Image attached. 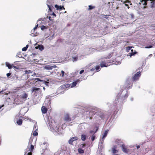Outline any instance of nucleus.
<instances>
[{
  "label": "nucleus",
  "instance_id": "9b49d317",
  "mask_svg": "<svg viewBox=\"0 0 155 155\" xmlns=\"http://www.w3.org/2000/svg\"><path fill=\"white\" fill-rule=\"evenodd\" d=\"M121 147H122V151L124 153H127L128 152L127 149L126 148L124 145L122 144L121 145Z\"/></svg>",
  "mask_w": 155,
  "mask_h": 155
},
{
  "label": "nucleus",
  "instance_id": "052dcab7",
  "mask_svg": "<svg viewBox=\"0 0 155 155\" xmlns=\"http://www.w3.org/2000/svg\"><path fill=\"white\" fill-rule=\"evenodd\" d=\"M97 130H98V128H97V129H96V131H95V132L94 133H96V132L97 131Z\"/></svg>",
  "mask_w": 155,
  "mask_h": 155
},
{
  "label": "nucleus",
  "instance_id": "a878e982",
  "mask_svg": "<svg viewBox=\"0 0 155 155\" xmlns=\"http://www.w3.org/2000/svg\"><path fill=\"white\" fill-rule=\"evenodd\" d=\"M78 152L80 153H84V151L81 148L78 149Z\"/></svg>",
  "mask_w": 155,
  "mask_h": 155
},
{
  "label": "nucleus",
  "instance_id": "393cba45",
  "mask_svg": "<svg viewBox=\"0 0 155 155\" xmlns=\"http://www.w3.org/2000/svg\"><path fill=\"white\" fill-rule=\"evenodd\" d=\"M40 89L39 88H36L34 87L31 90L32 93L34 91H38Z\"/></svg>",
  "mask_w": 155,
  "mask_h": 155
},
{
  "label": "nucleus",
  "instance_id": "f03ea898",
  "mask_svg": "<svg viewBox=\"0 0 155 155\" xmlns=\"http://www.w3.org/2000/svg\"><path fill=\"white\" fill-rule=\"evenodd\" d=\"M141 74L140 72V71L138 72L137 74H135L134 77H133L132 80L133 81H136L138 80Z\"/></svg>",
  "mask_w": 155,
  "mask_h": 155
},
{
  "label": "nucleus",
  "instance_id": "412c9836",
  "mask_svg": "<svg viewBox=\"0 0 155 155\" xmlns=\"http://www.w3.org/2000/svg\"><path fill=\"white\" fill-rule=\"evenodd\" d=\"M131 51H133V50H131ZM137 53V52H133L129 53L127 55L128 56H130V57H131V56L134 55V54H136Z\"/></svg>",
  "mask_w": 155,
  "mask_h": 155
},
{
  "label": "nucleus",
  "instance_id": "c9c22d12",
  "mask_svg": "<svg viewBox=\"0 0 155 155\" xmlns=\"http://www.w3.org/2000/svg\"><path fill=\"white\" fill-rule=\"evenodd\" d=\"M41 29L42 30H43L45 29H46L47 28V27L45 26L42 25L41 27Z\"/></svg>",
  "mask_w": 155,
  "mask_h": 155
},
{
  "label": "nucleus",
  "instance_id": "3c124183",
  "mask_svg": "<svg viewBox=\"0 0 155 155\" xmlns=\"http://www.w3.org/2000/svg\"><path fill=\"white\" fill-rule=\"evenodd\" d=\"M140 147L139 145L137 146V149H138Z\"/></svg>",
  "mask_w": 155,
  "mask_h": 155
},
{
  "label": "nucleus",
  "instance_id": "0eeeda50",
  "mask_svg": "<svg viewBox=\"0 0 155 155\" xmlns=\"http://www.w3.org/2000/svg\"><path fill=\"white\" fill-rule=\"evenodd\" d=\"M78 138L77 137H74L71 138L69 141V143L71 144H72L73 142L74 141L78 140Z\"/></svg>",
  "mask_w": 155,
  "mask_h": 155
},
{
  "label": "nucleus",
  "instance_id": "c756f323",
  "mask_svg": "<svg viewBox=\"0 0 155 155\" xmlns=\"http://www.w3.org/2000/svg\"><path fill=\"white\" fill-rule=\"evenodd\" d=\"M78 59V57H72V61H77Z\"/></svg>",
  "mask_w": 155,
  "mask_h": 155
},
{
  "label": "nucleus",
  "instance_id": "79ce46f5",
  "mask_svg": "<svg viewBox=\"0 0 155 155\" xmlns=\"http://www.w3.org/2000/svg\"><path fill=\"white\" fill-rule=\"evenodd\" d=\"M128 96V93L127 92L125 95L124 97V99H125L126 98H127V97Z\"/></svg>",
  "mask_w": 155,
  "mask_h": 155
},
{
  "label": "nucleus",
  "instance_id": "58836bf2",
  "mask_svg": "<svg viewBox=\"0 0 155 155\" xmlns=\"http://www.w3.org/2000/svg\"><path fill=\"white\" fill-rule=\"evenodd\" d=\"M61 74H60V76L63 77L64 76V71H61Z\"/></svg>",
  "mask_w": 155,
  "mask_h": 155
},
{
  "label": "nucleus",
  "instance_id": "1a4fd4ad",
  "mask_svg": "<svg viewBox=\"0 0 155 155\" xmlns=\"http://www.w3.org/2000/svg\"><path fill=\"white\" fill-rule=\"evenodd\" d=\"M28 97V94L26 93H24L21 96V97L22 99V101H25Z\"/></svg>",
  "mask_w": 155,
  "mask_h": 155
},
{
  "label": "nucleus",
  "instance_id": "680f3d73",
  "mask_svg": "<svg viewBox=\"0 0 155 155\" xmlns=\"http://www.w3.org/2000/svg\"><path fill=\"white\" fill-rule=\"evenodd\" d=\"M43 90L45 91V87H43Z\"/></svg>",
  "mask_w": 155,
  "mask_h": 155
},
{
  "label": "nucleus",
  "instance_id": "a18cd8bd",
  "mask_svg": "<svg viewBox=\"0 0 155 155\" xmlns=\"http://www.w3.org/2000/svg\"><path fill=\"white\" fill-rule=\"evenodd\" d=\"M11 73H8L6 75H7V77H8L9 76L11 75Z\"/></svg>",
  "mask_w": 155,
  "mask_h": 155
},
{
  "label": "nucleus",
  "instance_id": "dca6fc26",
  "mask_svg": "<svg viewBox=\"0 0 155 155\" xmlns=\"http://www.w3.org/2000/svg\"><path fill=\"white\" fill-rule=\"evenodd\" d=\"M108 130H106L103 134V137H102L103 139H104L106 137L108 133Z\"/></svg>",
  "mask_w": 155,
  "mask_h": 155
},
{
  "label": "nucleus",
  "instance_id": "473e14b6",
  "mask_svg": "<svg viewBox=\"0 0 155 155\" xmlns=\"http://www.w3.org/2000/svg\"><path fill=\"white\" fill-rule=\"evenodd\" d=\"M38 130V127L36 124H35L34 126L33 130Z\"/></svg>",
  "mask_w": 155,
  "mask_h": 155
},
{
  "label": "nucleus",
  "instance_id": "f257e3e1",
  "mask_svg": "<svg viewBox=\"0 0 155 155\" xmlns=\"http://www.w3.org/2000/svg\"><path fill=\"white\" fill-rule=\"evenodd\" d=\"M151 38L148 41V43L151 45L149 46H146L145 48H152L153 46H155V35L151 36Z\"/></svg>",
  "mask_w": 155,
  "mask_h": 155
},
{
  "label": "nucleus",
  "instance_id": "7ed1b4c3",
  "mask_svg": "<svg viewBox=\"0 0 155 155\" xmlns=\"http://www.w3.org/2000/svg\"><path fill=\"white\" fill-rule=\"evenodd\" d=\"M57 67L55 65H46L44 67V68L48 70H52L53 68H55Z\"/></svg>",
  "mask_w": 155,
  "mask_h": 155
},
{
  "label": "nucleus",
  "instance_id": "0e129e2a",
  "mask_svg": "<svg viewBox=\"0 0 155 155\" xmlns=\"http://www.w3.org/2000/svg\"><path fill=\"white\" fill-rule=\"evenodd\" d=\"M120 63H121V62L119 61V63H118V64H120Z\"/></svg>",
  "mask_w": 155,
  "mask_h": 155
},
{
  "label": "nucleus",
  "instance_id": "20e7f679",
  "mask_svg": "<svg viewBox=\"0 0 155 155\" xmlns=\"http://www.w3.org/2000/svg\"><path fill=\"white\" fill-rule=\"evenodd\" d=\"M86 114L87 115L88 114H89L88 116H87V117H88L91 119L92 118V117L95 114V112L93 110H91L90 112L87 111Z\"/></svg>",
  "mask_w": 155,
  "mask_h": 155
},
{
  "label": "nucleus",
  "instance_id": "8fccbe9b",
  "mask_svg": "<svg viewBox=\"0 0 155 155\" xmlns=\"http://www.w3.org/2000/svg\"><path fill=\"white\" fill-rule=\"evenodd\" d=\"M94 131L93 130H91L90 131V132L91 134H92L93 133Z\"/></svg>",
  "mask_w": 155,
  "mask_h": 155
},
{
  "label": "nucleus",
  "instance_id": "69168bd1",
  "mask_svg": "<svg viewBox=\"0 0 155 155\" xmlns=\"http://www.w3.org/2000/svg\"><path fill=\"white\" fill-rule=\"evenodd\" d=\"M84 146H85V145L84 144H83V146H82L83 147H84Z\"/></svg>",
  "mask_w": 155,
  "mask_h": 155
},
{
  "label": "nucleus",
  "instance_id": "774afa93",
  "mask_svg": "<svg viewBox=\"0 0 155 155\" xmlns=\"http://www.w3.org/2000/svg\"><path fill=\"white\" fill-rule=\"evenodd\" d=\"M154 56L155 57V54H154Z\"/></svg>",
  "mask_w": 155,
  "mask_h": 155
},
{
  "label": "nucleus",
  "instance_id": "4c0bfd02",
  "mask_svg": "<svg viewBox=\"0 0 155 155\" xmlns=\"http://www.w3.org/2000/svg\"><path fill=\"white\" fill-rule=\"evenodd\" d=\"M95 136L94 134H93L91 137V140L92 141H93L95 139Z\"/></svg>",
  "mask_w": 155,
  "mask_h": 155
},
{
  "label": "nucleus",
  "instance_id": "4468645a",
  "mask_svg": "<svg viewBox=\"0 0 155 155\" xmlns=\"http://www.w3.org/2000/svg\"><path fill=\"white\" fill-rule=\"evenodd\" d=\"M55 8H56L57 9V10H58V9H59L61 10H62V9L63 8H64V9H65V8H64V6H59L58 5H55Z\"/></svg>",
  "mask_w": 155,
  "mask_h": 155
},
{
  "label": "nucleus",
  "instance_id": "6ab92c4d",
  "mask_svg": "<svg viewBox=\"0 0 155 155\" xmlns=\"http://www.w3.org/2000/svg\"><path fill=\"white\" fill-rule=\"evenodd\" d=\"M34 80V81H35V82H37V81H43V80H42L41 79H40L39 78H35V79H31V80Z\"/></svg>",
  "mask_w": 155,
  "mask_h": 155
},
{
  "label": "nucleus",
  "instance_id": "2eb2a0df",
  "mask_svg": "<svg viewBox=\"0 0 155 155\" xmlns=\"http://www.w3.org/2000/svg\"><path fill=\"white\" fill-rule=\"evenodd\" d=\"M54 129L55 131L59 134L58 133L60 132L59 126V125L57 126L56 127H54Z\"/></svg>",
  "mask_w": 155,
  "mask_h": 155
},
{
  "label": "nucleus",
  "instance_id": "37998d69",
  "mask_svg": "<svg viewBox=\"0 0 155 155\" xmlns=\"http://www.w3.org/2000/svg\"><path fill=\"white\" fill-rule=\"evenodd\" d=\"M104 139H103L102 138L100 140V143H101V144H102L104 143Z\"/></svg>",
  "mask_w": 155,
  "mask_h": 155
},
{
  "label": "nucleus",
  "instance_id": "ddd939ff",
  "mask_svg": "<svg viewBox=\"0 0 155 155\" xmlns=\"http://www.w3.org/2000/svg\"><path fill=\"white\" fill-rule=\"evenodd\" d=\"M5 64L6 67H8V68L11 69L12 68V64H10L7 62H6Z\"/></svg>",
  "mask_w": 155,
  "mask_h": 155
},
{
  "label": "nucleus",
  "instance_id": "f8f14e48",
  "mask_svg": "<svg viewBox=\"0 0 155 155\" xmlns=\"http://www.w3.org/2000/svg\"><path fill=\"white\" fill-rule=\"evenodd\" d=\"M41 111L43 114H46L47 112V109L44 106H43L41 108Z\"/></svg>",
  "mask_w": 155,
  "mask_h": 155
},
{
  "label": "nucleus",
  "instance_id": "5701e85b",
  "mask_svg": "<svg viewBox=\"0 0 155 155\" xmlns=\"http://www.w3.org/2000/svg\"><path fill=\"white\" fill-rule=\"evenodd\" d=\"M86 136L85 135L82 134L81 136V139L82 140L84 141L86 140Z\"/></svg>",
  "mask_w": 155,
  "mask_h": 155
},
{
  "label": "nucleus",
  "instance_id": "2f4dec72",
  "mask_svg": "<svg viewBox=\"0 0 155 155\" xmlns=\"http://www.w3.org/2000/svg\"><path fill=\"white\" fill-rule=\"evenodd\" d=\"M95 8L94 6H92L91 5H89V6L88 10H91Z\"/></svg>",
  "mask_w": 155,
  "mask_h": 155
},
{
  "label": "nucleus",
  "instance_id": "13d9d810",
  "mask_svg": "<svg viewBox=\"0 0 155 155\" xmlns=\"http://www.w3.org/2000/svg\"><path fill=\"white\" fill-rule=\"evenodd\" d=\"M125 5L126 6H127V7H128L129 6V5H127V4H125Z\"/></svg>",
  "mask_w": 155,
  "mask_h": 155
},
{
  "label": "nucleus",
  "instance_id": "338daca9",
  "mask_svg": "<svg viewBox=\"0 0 155 155\" xmlns=\"http://www.w3.org/2000/svg\"><path fill=\"white\" fill-rule=\"evenodd\" d=\"M152 55V54H150V55H149V56H150L151 55Z\"/></svg>",
  "mask_w": 155,
  "mask_h": 155
},
{
  "label": "nucleus",
  "instance_id": "aec40b11",
  "mask_svg": "<svg viewBox=\"0 0 155 155\" xmlns=\"http://www.w3.org/2000/svg\"><path fill=\"white\" fill-rule=\"evenodd\" d=\"M17 123L19 125H21L22 123V119H19L17 121Z\"/></svg>",
  "mask_w": 155,
  "mask_h": 155
},
{
  "label": "nucleus",
  "instance_id": "ea45409f",
  "mask_svg": "<svg viewBox=\"0 0 155 155\" xmlns=\"http://www.w3.org/2000/svg\"><path fill=\"white\" fill-rule=\"evenodd\" d=\"M18 57L19 58H21L22 57V55L20 54V53H18L17 55Z\"/></svg>",
  "mask_w": 155,
  "mask_h": 155
},
{
  "label": "nucleus",
  "instance_id": "e2e57ef3",
  "mask_svg": "<svg viewBox=\"0 0 155 155\" xmlns=\"http://www.w3.org/2000/svg\"><path fill=\"white\" fill-rule=\"evenodd\" d=\"M131 101H133V98H131Z\"/></svg>",
  "mask_w": 155,
  "mask_h": 155
},
{
  "label": "nucleus",
  "instance_id": "c85d7f7f",
  "mask_svg": "<svg viewBox=\"0 0 155 155\" xmlns=\"http://www.w3.org/2000/svg\"><path fill=\"white\" fill-rule=\"evenodd\" d=\"M34 132L33 133V135L34 136H37L38 135V130H33Z\"/></svg>",
  "mask_w": 155,
  "mask_h": 155
},
{
  "label": "nucleus",
  "instance_id": "bf43d9fd",
  "mask_svg": "<svg viewBox=\"0 0 155 155\" xmlns=\"http://www.w3.org/2000/svg\"><path fill=\"white\" fill-rule=\"evenodd\" d=\"M38 26V24H37V25L35 26V27H36V28H37Z\"/></svg>",
  "mask_w": 155,
  "mask_h": 155
},
{
  "label": "nucleus",
  "instance_id": "a211bd4d",
  "mask_svg": "<svg viewBox=\"0 0 155 155\" xmlns=\"http://www.w3.org/2000/svg\"><path fill=\"white\" fill-rule=\"evenodd\" d=\"M35 48L37 49V48L39 49L41 51L43 50L44 49V47L43 45H38L37 47H36Z\"/></svg>",
  "mask_w": 155,
  "mask_h": 155
},
{
  "label": "nucleus",
  "instance_id": "603ef678",
  "mask_svg": "<svg viewBox=\"0 0 155 155\" xmlns=\"http://www.w3.org/2000/svg\"><path fill=\"white\" fill-rule=\"evenodd\" d=\"M116 153H113V155H119L118 154H116Z\"/></svg>",
  "mask_w": 155,
  "mask_h": 155
},
{
  "label": "nucleus",
  "instance_id": "6e6d98bb",
  "mask_svg": "<svg viewBox=\"0 0 155 155\" xmlns=\"http://www.w3.org/2000/svg\"><path fill=\"white\" fill-rule=\"evenodd\" d=\"M37 28H36V27H35L34 28V29H33V30L34 31H35L36 29Z\"/></svg>",
  "mask_w": 155,
  "mask_h": 155
},
{
  "label": "nucleus",
  "instance_id": "f3484780",
  "mask_svg": "<svg viewBox=\"0 0 155 155\" xmlns=\"http://www.w3.org/2000/svg\"><path fill=\"white\" fill-rule=\"evenodd\" d=\"M49 0L47 1V2H46V4H47V5L48 7V8H49V10L50 11H51V8L52 7H53V6L51 5H49Z\"/></svg>",
  "mask_w": 155,
  "mask_h": 155
},
{
  "label": "nucleus",
  "instance_id": "6e6552de",
  "mask_svg": "<svg viewBox=\"0 0 155 155\" xmlns=\"http://www.w3.org/2000/svg\"><path fill=\"white\" fill-rule=\"evenodd\" d=\"M110 65V64L109 63H106L104 62H102L100 64V65L101 67L102 68L103 67H107Z\"/></svg>",
  "mask_w": 155,
  "mask_h": 155
},
{
  "label": "nucleus",
  "instance_id": "09e8293b",
  "mask_svg": "<svg viewBox=\"0 0 155 155\" xmlns=\"http://www.w3.org/2000/svg\"><path fill=\"white\" fill-rule=\"evenodd\" d=\"M95 70V68H92L91 69V71H93Z\"/></svg>",
  "mask_w": 155,
  "mask_h": 155
},
{
  "label": "nucleus",
  "instance_id": "72a5a7b5",
  "mask_svg": "<svg viewBox=\"0 0 155 155\" xmlns=\"http://www.w3.org/2000/svg\"><path fill=\"white\" fill-rule=\"evenodd\" d=\"M36 75V74L35 72H34L33 74L28 75L27 77L28 78H29L30 77L31 75L34 77Z\"/></svg>",
  "mask_w": 155,
  "mask_h": 155
},
{
  "label": "nucleus",
  "instance_id": "4d7b16f0",
  "mask_svg": "<svg viewBox=\"0 0 155 155\" xmlns=\"http://www.w3.org/2000/svg\"><path fill=\"white\" fill-rule=\"evenodd\" d=\"M52 15H53L55 17H56V15H55V14L54 13H52Z\"/></svg>",
  "mask_w": 155,
  "mask_h": 155
},
{
  "label": "nucleus",
  "instance_id": "7c9ffc66",
  "mask_svg": "<svg viewBox=\"0 0 155 155\" xmlns=\"http://www.w3.org/2000/svg\"><path fill=\"white\" fill-rule=\"evenodd\" d=\"M132 47H127L126 48V51L127 52H129V51L132 48Z\"/></svg>",
  "mask_w": 155,
  "mask_h": 155
},
{
  "label": "nucleus",
  "instance_id": "864d4df0",
  "mask_svg": "<svg viewBox=\"0 0 155 155\" xmlns=\"http://www.w3.org/2000/svg\"><path fill=\"white\" fill-rule=\"evenodd\" d=\"M45 84H46V85H48V82H47L45 81Z\"/></svg>",
  "mask_w": 155,
  "mask_h": 155
},
{
  "label": "nucleus",
  "instance_id": "c03bdc74",
  "mask_svg": "<svg viewBox=\"0 0 155 155\" xmlns=\"http://www.w3.org/2000/svg\"><path fill=\"white\" fill-rule=\"evenodd\" d=\"M84 71V70H82L80 72V74H82Z\"/></svg>",
  "mask_w": 155,
  "mask_h": 155
},
{
  "label": "nucleus",
  "instance_id": "4be33fe9",
  "mask_svg": "<svg viewBox=\"0 0 155 155\" xmlns=\"http://www.w3.org/2000/svg\"><path fill=\"white\" fill-rule=\"evenodd\" d=\"M78 82V81H74V82H73L71 84V87H74V86H75L76 85L77 82Z\"/></svg>",
  "mask_w": 155,
  "mask_h": 155
},
{
  "label": "nucleus",
  "instance_id": "b1692460",
  "mask_svg": "<svg viewBox=\"0 0 155 155\" xmlns=\"http://www.w3.org/2000/svg\"><path fill=\"white\" fill-rule=\"evenodd\" d=\"M25 74H32V71L30 70H26L25 71Z\"/></svg>",
  "mask_w": 155,
  "mask_h": 155
},
{
  "label": "nucleus",
  "instance_id": "f704fd0d",
  "mask_svg": "<svg viewBox=\"0 0 155 155\" xmlns=\"http://www.w3.org/2000/svg\"><path fill=\"white\" fill-rule=\"evenodd\" d=\"M120 94H119V93L118 94V95L117 96V98L115 100L116 103H118L117 101H118V100L119 99V97L120 96Z\"/></svg>",
  "mask_w": 155,
  "mask_h": 155
},
{
  "label": "nucleus",
  "instance_id": "bb28decb",
  "mask_svg": "<svg viewBox=\"0 0 155 155\" xmlns=\"http://www.w3.org/2000/svg\"><path fill=\"white\" fill-rule=\"evenodd\" d=\"M28 45H27L26 47H24L22 48V51H26L27 49L28 48Z\"/></svg>",
  "mask_w": 155,
  "mask_h": 155
},
{
  "label": "nucleus",
  "instance_id": "423d86ee",
  "mask_svg": "<svg viewBox=\"0 0 155 155\" xmlns=\"http://www.w3.org/2000/svg\"><path fill=\"white\" fill-rule=\"evenodd\" d=\"M64 120L66 121H71V119L69 117V115L68 114H66L64 115Z\"/></svg>",
  "mask_w": 155,
  "mask_h": 155
},
{
  "label": "nucleus",
  "instance_id": "9d476101",
  "mask_svg": "<svg viewBox=\"0 0 155 155\" xmlns=\"http://www.w3.org/2000/svg\"><path fill=\"white\" fill-rule=\"evenodd\" d=\"M117 146H114L112 149V151L113 153H117L118 152V150H117Z\"/></svg>",
  "mask_w": 155,
  "mask_h": 155
},
{
  "label": "nucleus",
  "instance_id": "49530a36",
  "mask_svg": "<svg viewBox=\"0 0 155 155\" xmlns=\"http://www.w3.org/2000/svg\"><path fill=\"white\" fill-rule=\"evenodd\" d=\"M12 65H13V66H12V68H16V69H18V68L16 67V66H14L13 64H12Z\"/></svg>",
  "mask_w": 155,
  "mask_h": 155
},
{
  "label": "nucleus",
  "instance_id": "5fc2aeb1",
  "mask_svg": "<svg viewBox=\"0 0 155 155\" xmlns=\"http://www.w3.org/2000/svg\"><path fill=\"white\" fill-rule=\"evenodd\" d=\"M4 106V105H2V106H0V109H1L2 107H3Z\"/></svg>",
  "mask_w": 155,
  "mask_h": 155
},
{
  "label": "nucleus",
  "instance_id": "de8ad7c7",
  "mask_svg": "<svg viewBox=\"0 0 155 155\" xmlns=\"http://www.w3.org/2000/svg\"><path fill=\"white\" fill-rule=\"evenodd\" d=\"M48 19H49V20H50V21H52V19L51 18V17H50V16L48 17Z\"/></svg>",
  "mask_w": 155,
  "mask_h": 155
},
{
  "label": "nucleus",
  "instance_id": "a19ab883",
  "mask_svg": "<svg viewBox=\"0 0 155 155\" xmlns=\"http://www.w3.org/2000/svg\"><path fill=\"white\" fill-rule=\"evenodd\" d=\"M33 139L32 138H30L29 141V143L31 144L32 141Z\"/></svg>",
  "mask_w": 155,
  "mask_h": 155
},
{
  "label": "nucleus",
  "instance_id": "39448f33",
  "mask_svg": "<svg viewBox=\"0 0 155 155\" xmlns=\"http://www.w3.org/2000/svg\"><path fill=\"white\" fill-rule=\"evenodd\" d=\"M34 149V146L31 144V146L30 148L29 149V151H30L29 152H28L27 153V152H26L25 154V155H32V153L31 152Z\"/></svg>",
  "mask_w": 155,
  "mask_h": 155
},
{
  "label": "nucleus",
  "instance_id": "e433bc0d",
  "mask_svg": "<svg viewBox=\"0 0 155 155\" xmlns=\"http://www.w3.org/2000/svg\"><path fill=\"white\" fill-rule=\"evenodd\" d=\"M100 68V66H96L95 69L97 71H99Z\"/></svg>",
  "mask_w": 155,
  "mask_h": 155
},
{
  "label": "nucleus",
  "instance_id": "cd10ccee",
  "mask_svg": "<svg viewBox=\"0 0 155 155\" xmlns=\"http://www.w3.org/2000/svg\"><path fill=\"white\" fill-rule=\"evenodd\" d=\"M115 142L117 144L119 145L120 144V143L121 142V141L120 140L117 139L116 140Z\"/></svg>",
  "mask_w": 155,
  "mask_h": 155
}]
</instances>
